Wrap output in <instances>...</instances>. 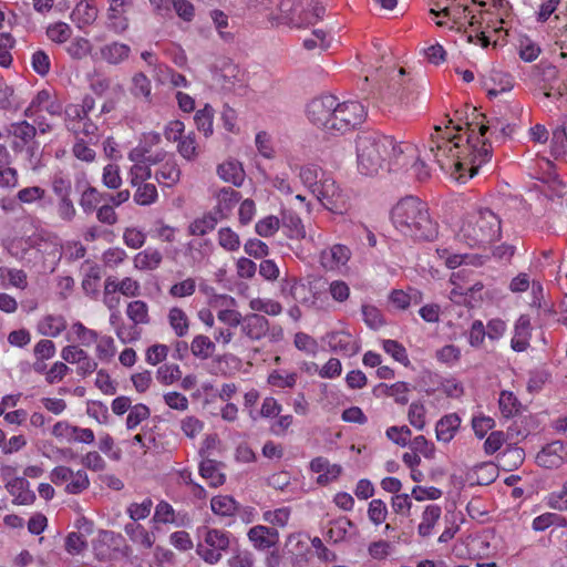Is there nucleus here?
<instances>
[{"label": "nucleus", "instance_id": "obj_1", "mask_svg": "<svg viewBox=\"0 0 567 567\" xmlns=\"http://www.w3.org/2000/svg\"><path fill=\"white\" fill-rule=\"evenodd\" d=\"M460 136H442L434 140L432 136L429 156H432L443 171H452V175L461 182L473 177L482 164L492 157V146L487 140L482 141L468 134L466 144L462 146L456 142Z\"/></svg>", "mask_w": 567, "mask_h": 567}, {"label": "nucleus", "instance_id": "obj_2", "mask_svg": "<svg viewBox=\"0 0 567 567\" xmlns=\"http://www.w3.org/2000/svg\"><path fill=\"white\" fill-rule=\"evenodd\" d=\"M391 220L401 234L416 240L432 241L439 234L426 203L415 196L399 200L391 210Z\"/></svg>", "mask_w": 567, "mask_h": 567}, {"label": "nucleus", "instance_id": "obj_3", "mask_svg": "<svg viewBox=\"0 0 567 567\" xmlns=\"http://www.w3.org/2000/svg\"><path fill=\"white\" fill-rule=\"evenodd\" d=\"M392 136L378 132H361L355 140L359 171L367 175H377L390 157Z\"/></svg>", "mask_w": 567, "mask_h": 567}, {"label": "nucleus", "instance_id": "obj_4", "mask_svg": "<svg viewBox=\"0 0 567 567\" xmlns=\"http://www.w3.org/2000/svg\"><path fill=\"white\" fill-rule=\"evenodd\" d=\"M461 231L472 247L489 244L501 235V219L491 209H481L466 218Z\"/></svg>", "mask_w": 567, "mask_h": 567}, {"label": "nucleus", "instance_id": "obj_5", "mask_svg": "<svg viewBox=\"0 0 567 567\" xmlns=\"http://www.w3.org/2000/svg\"><path fill=\"white\" fill-rule=\"evenodd\" d=\"M230 533L217 528H206L203 543L196 546L197 555L207 564L215 565L231 546Z\"/></svg>", "mask_w": 567, "mask_h": 567}, {"label": "nucleus", "instance_id": "obj_6", "mask_svg": "<svg viewBox=\"0 0 567 567\" xmlns=\"http://www.w3.org/2000/svg\"><path fill=\"white\" fill-rule=\"evenodd\" d=\"M367 116L364 106L358 101L337 102L333 110L331 133H346L360 125Z\"/></svg>", "mask_w": 567, "mask_h": 567}, {"label": "nucleus", "instance_id": "obj_7", "mask_svg": "<svg viewBox=\"0 0 567 567\" xmlns=\"http://www.w3.org/2000/svg\"><path fill=\"white\" fill-rule=\"evenodd\" d=\"M318 187L319 188H315L313 195H316L317 199L326 209L333 214H343L348 210L349 198L342 193L339 186L336 185L332 178L321 177Z\"/></svg>", "mask_w": 567, "mask_h": 567}, {"label": "nucleus", "instance_id": "obj_8", "mask_svg": "<svg viewBox=\"0 0 567 567\" xmlns=\"http://www.w3.org/2000/svg\"><path fill=\"white\" fill-rule=\"evenodd\" d=\"M38 130L28 121H20L10 124L9 134L13 136L12 150L16 153L27 152L33 157L39 150V143L35 141Z\"/></svg>", "mask_w": 567, "mask_h": 567}, {"label": "nucleus", "instance_id": "obj_9", "mask_svg": "<svg viewBox=\"0 0 567 567\" xmlns=\"http://www.w3.org/2000/svg\"><path fill=\"white\" fill-rule=\"evenodd\" d=\"M334 107H337L336 96L322 95L315 97L307 105V116L316 126L330 132Z\"/></svg>", "mask_w": 567, "mask_h": 567}, {"label": "nucleus", "instance_id": "obj_10", "mask_svg": "<svg viewBox=\"0 0 567 567\" xmlns=\"http://www.w3.org/2000/svg\"><path fill=\"white\" fill-rule=\"evenodd\" d=\"M124 538L113 530H99L96 539L92 542L94 556L100 561L113 560L121 549Z\"/></svg>", "mask_w": 567, "mask_h": 567}, {"label": "nucleus", "instance_id": "obj_11", "mask_svg": "<svg viewBox=\"0 0 567 567\" xmlns=\"http://www.w3.org/2000/svg\"><path fill=\"white\" fill-rule=\"evenodd\" d=\"M539 466L554 470L567 462V444L563 441H554L544 446L536 455Z\"/></svg>", "mask_w": 567, "mask_h": 567}, {"label": "nucleus", "instance_id": "obj_12", "mask_svg": "<svg viewBox=\"0 0 567 567\" xmlns=\"http://www.w3.org/2000/svg\"><path fill=\"white\" fill-rule=\"evenodd\" d=\"M106 28L115 33H122L128 28L127 9L132 0H109Z\"/></svg>", "mask_w": 567, "mask_h": 567}, {"label": "nucleus", "instance_id": "obj_13", "mask_svg": "<svg viewBox=\"0 0 567 567\" xmlns=\"http://www.w3.org/2000/svg\"><path fill=\"white\" fill-rule=\"evenodd\" d=\"M241 332L251 341H259L265 338L269 331V321L266 317L258 313H248L244 316Z\"/></svg>", "mask_w": 567, "mask_h": 567}, {"label": "nucleus", "instance_id": "obj_14", "mask_svg": "<svg viewBox=\"0 0 567 567\" xmlns=\"http://www.w3.org/2000/svg\"><path fill=\"white\" fill-rule=\"evenodd\" d=\"M248 538L255 548L266 550L274 547L279 540V533L276 528L257 525L249 529Z\"/></svg>", "mask_w": 567, "mask_h": 567}, {"label": "nucleus", "instance_id": "obj_15", "mask_svg": "<svg viewBox=\"0 0 567 567\" xmlns=\"http://www.w3.org/2000/svg\"><path fill=\"white\" fill-rule=\"evenodd\" d=\"M351 255L350 249L341 244H336L329 249H324L320 254V262L323 268L333 270L339 268L349 260Z\"/></svg>", "mask_w": 567, "mask_h": 567}, {"label": "nucleus", "instance_id": "obj_16", "mask_svg": "<svg viewBox=\"0 0 567 567\" xmlns=\"http://www.w3.org/2000/svg\"><path fill=\"white\" fill-rule=\"evenodd\" d=\"M532 337L530 318L528 315H522L514 327V337L511 341V347L516 352H523L529 347V339Z\"/></svg>", "mask_w": 567, "mask_h": 567}, {"label": "nucleus", "instance_id": "obj_17", "mask_svg": "<svg viewBox=\"0 0 567 567\" xmlns=\"http://www.w3.org/2000/svg\"><path fill=\"white\" fill-rule=\"evenodd\" d=\"M6 488L14 496L13 504L30 505L35 501V494L30 489V483L24 477H14L6 484Z\"/></svg>", "mask_w": 567, "mask_h": 567}, {"label": "nucleus", "instance_id": "obj_18", "mask_svg": "<svg viewBox=\"0 0 567 567\" xmlns=\"http://www.w3.org/2000/svg\"><path fill=\"white\" fill-rule=\"evenodd\" d=\"M327 342L333 351H339L347 355H353L360 350L359 344L352 339V336L346 331L328 333Z\"/></svg>", "mask_w": 567, "mask_h": 567}, {"label": "nucleus", "instance_id": "obj_19", "mask_svg": "<svg viewBox=\"0 0 567 567\" xmlns=\"http://www.w3.org/2000/svg\"><path fill=\"white\" fill-rule=\"evenodd\" d=\"M99 10L92 1H80L71 13L72 20L79 28L91 25L97 18Z\"/></svg>", "mask_w": 567, "mask_h": 567}, {"label": "nucleus", "instance_id": "obj_20", "mask_svg": "<svg viewBox=\"0 0 567 567\" xmlns=\"http://www.w3.org/2000/svg\"><path fill=\"white\" fill-rule=\"evenodd\" d=\"M460 425L461 417L456 413L444 415L436 423V439L441 442L449 443L455 436Z\"/></svg>", "mask_w": 567, "mask_h": 567}, {"label": "nucleus", "instance_id": "obj_21", "mask_svg": "<svg viewBox=\"0 0 567 567\" xmlns=\"http://www.w3.org/2000/svg\"><path fill=\"white\" fill-rule=\"evenodd\" d=\"M280 226L286 229V235L290 239H301L306 236L301 218L292 210L281 212Z\"/></svg>", "mask_w": 567, "mask_h": 567}, {"label": "nucleus", "instance_id": "obj_22", "mask_svg": "<svg viewBox=\"0 0 567 567\" xmlns=\"http://www.w3.org/2000/svg\"><path fill=\"white\" fill-rule=\"evenodd\" d=\"M131 48L127 44L112 42L100 49L101 59L110 64H120L130 55Z\"/></svg>", "mask_w": 567, "mask_h": 567}, {"label": "nucleus", "instance_id": "obj_23", "mask_svg": "<svg viewBox=\"0 0 567 567\" xmlns=\"http://www.w3.org/2000/svg\"><path fill=\"white\" fill-rule=\"evenodd\" d=\"M219 465H221V463L212 458H205L199 464L200 476L207 480L212 487H219L226 481L225 474H223L218 468Z\"/></svg>", "mask_w": 567, "mask_h": 567}, {"label": "nucleus", "instance_id": "obj_24", "mask_svg": "<svg viewBox=\"0 0 567 567\" xmlns=\"http://www.w3.org/2000/svg\"><path fill=\"white\" fill-rule=\"evenodd\" d=\"M217 174L223 181L231 183L235 186H240L245 178L241 164L235 161H228L218 165Z\"/></svg>", "mask_w": 567, "mask_h": 567}, {"label": "nucleus", "instance_id": "obj_25", "mask_svg": "<svg viewBox=\"0 0 567 567\" xmlns=\"http://www.w3.org/2000/svg\"><path fill=\"white\" fill-rule=\"evenodd\" d=\"M66 329V321L62 316L48 315L38 324V331L42 336L58 337Z\"/></svg>", "mask_w": 567, "mask_h": 567}, {"label": "nucleus", "instance_id": "obj_26", "mask_svg": "<svg viewBox=\"0 0 567 567\" xmlns=\"http://www.w3.org/2000/svg\"><path fill=\"white\" fill-rule=\"evenodd\" d=\"M218 223V215L214 213H208L204 215L202 218L195 219L188 226V233L192 236H204L207 233L215 229Z\"/></svg>", "mask_w": 567, "mask_h": 567}, {"label": "nucleus", "instance_id": "obj_27", "mask_svg": "<svg viewBox=\"0 0 567 567\" xmlns=\"http://www.w3.org/2000/svg\"><path fill=\"white\" fill-rule=\"evenodd\" d=\"M126 315L134 326L148 324L151 321L148 315V306L143 300H134L128 302Z\"/></svg>", "mask_w": 567, "mask_h": 567}, {"label": "nucleus", "instance_id": "obj_28", "mask_svg": "<svg viewBox=\"0 0 567 567\" xmlns=\"http://www.w3.org/2000/svg\"><path fill=\"white\" fill-rule=\"evenodd\" d=\"M441 507L439 505H427L422 515V522L419 525V534L422 537H427L439 518L441 517Z\"/></svg>", "mask_w": 567, "mask_h": 567}, {"label": "nucleus", "instance_id": "obj_29", "mask_svg": "<svg viewBox=\"0 0 567 567\" xmlns=\"http://www.w3.org/2000/svg\"><path fill=\"white\" fill-rule=\"evenodd\" d=\"M210 508L216 515L233 516L238 509V503L231 496L219 495L212 498Z\"/></svg>", "mask_w": 567, "mask_h": 567}, {"label": "nucleus", "instance_id": "obj_30", "mask_svg": "<svg viewBox=\"0 0 567 567\" xmlns=\"http://www.w3.org/2000/svg\"><path fill=\"white\" fill-rule=\"evenodd\" d=\"M155 178L159 184L168 187L174 186L181 178V169L175 162L168 161L156 172Z\"/></svg>", "mask_w": 567, "mask_h": 567}, {"label": "nucleus", "instance_id": "obj_31", "mask_svg": "<svg viewBox=\"0 0 567 567\" xmlns=\"http://www.w3.org/2000/svg\"><path fill=\"white\" fill-rule=\"evenodd\" d=\"M162 254L157 249H145L138 252L134 258L135 267L138 269H156L162 262Z\"/></svg>", "mask_w": 567, "mask_h": 567}, {"label": "nucleus", "instance_id": "obj_32", "mask_svg": "<svg viewBox=\"0 0 567 567\" xmlns=\"http://www.w3.org/2000/svg\"><path fill=\"white\" fill-rule=\"evenodd\" d=\"M168 322L177 337H184L187 334L189 320L183 309L173 307L168 312Z\"/></svg>", "mask_w": 567, "mask_h": 567}, {"label": "nucleus", "instance_id": "obj_33", "mask_svg": "<svg viewBox=\"0 0 567 567\" xmlns=\"http://www.w3.org/2000/svg\"><path fill=\"white\" fill-rule=\"evenodd\" d=\"M124 530L132 542L143 545L145 548H151L154 544V536L141 524L128 523L125 525Z\"/></svg>", "mask_w": 567, "mask_h": 567}, {"label": "nucleus", "instance_id": "obj_34", "mask_svg": "<svg viewBox=\"0 0 567 567\" xmlns=\"http://www.w3.org/2000/svg\"><path fill=\"white\" fill-rule=\"evenodd\" d=\"M240 193L235 190L231 187H224L219 190L217 195L218 205L215 209V213L223 216L224 210H230L234 205H236L240 200Z\"/></svg>", "mask_w": 567, "mask_h": 567}, {"label": "nucleus", "instance_id": "obj_35", "mask_svg": "<svg viewBox=\"0 0 567 567\" xmlns=\"http://www.w3.org/2000/svg\"><path fill=\"white\" fill-rule=\"evenodd\" d=\"M216 349L215 343L206 336L198 334L193 339L190 351L202 360L210 358Z\"/></svg>", "mask_w": 567, "mask_h": 567}, {"label": "nucleus", "instance_id": "obj_36", "mask_svg": "<svg viewBox=\"0 0 567 567\" xmlns=\"http://www.w3.org/2000/svg\"><path fill=\"white\" fill-rule=\"evenodd\" d=\"M130 91L135 97H144L146 102H151V81L143 72L133 75Z\"/></svg>", "mask_w": 567, "mask_h": 567}, {"label": "nucleus", "instance_id": "obj_37", "mask_svg": "<svg viewBox=\"0 0 567 567\" xmlns=\"http://www.w3.org/2000/svg\"><path fill=\"white\" fill-rule=\"evenodd\" d=\"M213 118H214V109L206 104L204 109L198 110L194 116L195 124L199 132L208 137L213 134Z\"/></svg>", "mask_w": 567, "mask_h": 567}, {"label": "nucleus", "instance_id": "obj_38", "mask_svg": "<svg viewBox=\"0 0 567 567\" xmlns=\"http://www.w3.org/2000/svg\"><path fill=\"white\" fill-rule=\"evenodd\" d=\"M10 154L4 145H0V177L4 185L10 186L17 183V172L9 167Z\"/></svg>", "mask_w": 567, "mask_h": 567}, {"label": "nucleus", "instance_id": "obj_39", "mask_svg": "<svg viewBox=\"0 0 567 567\" xmlns=\"http://www.w3.org/2000/svg\"><path fill=\"white\" fill-rule=\"evenodd\" d=\"M499 409L505 417H512L520 413L522 404L512 392L503 391L499 396Z\"/></svg>", "mask_w": 567, "mask_h": 567}, {"label": "nucleus", "instance_id": "obj_40", "mask_svg": "<svg viewBox=\"0 0 567 567\" xmlns=\"http://www.w3.org/2000/svg\"><path fill=\"white\" fill-rule=\"evenodd\" d=\"M157 189L154 184L141 183L134 194V202L141 206H147L156 202Z\"/></svg>", "mask_w": 567, "mask_h": 567}, {"label": "nucleus", "instance_id": "obj_41", "mask_svg": "<svg viewBox=\"0 0 567 567\" xmlns=\"http://www.w3.org/2000/svg\"><path fill=\"white\" fill-rule=\"evenodd\" d=\"M322 174L321 169L316 165H307L300 168L299 177L302 184L308 187L312 194L315 188H319L320 179L319 175Z\"/></svg>", "mask_w": 567, "mask_h": 567}, {"label": "nucleus", "instance_id": "obj_42", "mask_svg": "<svg viewBox=\"0 0 567 567\" xmlns=\"http://www.w3.org/2000/svg\"><path fill=\"white\" fill-rule=\"evenodd\" d=\"M551 525H556L559 527H566L567 526V519L564 516H560L558 514L554 513H546L543 515L537 516L533 520V528L535 530H545Z\"/></svg>", "mask_w": 567, "mask_h": 567}, {"label": "nucleus", "instance_id": "obj_43", "mask_svg": "<svg viewBox=\"0 0 567 567\" xmlns=\"http://www.w3.org/2000/svg\"><path fill=\"white\" fill-rule=\"evenodd\" d=\"M383 350L390 354L395 361L408 367L410 364V360L406 353V349L396 340H384L383 341Z\"/></svg>", "mask_w": 567, "mask_h": 567}, {"label": "nucleus", "instance_id": "obj_44", "mask_svg": "<svg viewBox=\"0 0 567 567\" xmlns=\"http://www.w3.org/2000/svg\"><path fill=\"white\" fill-rule=\"evenodd\" d=\"M249 307L254 311L265 312L269 316H277L282 311L281 305L278 301L271 299H252L249 302Z\"/></svg>", "mask_w": 567, "mask_h": 567}, {"label": "nucleus", "instance_id": "obj_45", "mask_svg": "<svg viewBox=\"0 0 567 567\" xmlns=\"http://www.w3.org/2000/svg\"><path fill=\"white\" fill-rule=\"evenodd\" d=\"M280 228V218L274 215L260 219L256 226V233L261 237H270Z\"/></svg>", "mask_w": 567, "mask_h": 567}, {"label": "nucleus", "instance_id": "obj_46", "mask_svg": "<svg viewBox=\"0 0 567 567\" xmlns=\"http://www.w3.org/2000/svg\"><path fill=\"white\" fill-rule=\"evenodd\" d=\"M151 415L150 408L143 403H138L131 408L126 417V427L128 430L135 429L142 421L148 419Z\"/></svg>", "mask_w": 567, "mask_h": 567}, {"label": "nucleus", "instance_id": "obj_47", "mask_svg": "<svg viewBox=\"0 0 567 567\" xmlns=\"http://www.w3.org/2000/svg\"><path fill=\"white\" fill-rule=\"evenodd\" d=\"M100 202H102L101 192L93 186H87L82 193L80 206L85 213H92Z\"/></svg>", "mask_w": 567, "mask_h": 567}, {"label": "nucleus", "instance_id": "obj_48", "mask_svg": "<svg viewBox=\"0 0 567 567\" xmlns=\"http://www.w3.org/2000/svg\"><path fill=\"white\" fill-rule=\"evenodd\" d=\"M362 315L365 324L372 330H378L384 324V318L381 311L374 306L363 305Z\"/></svg>", "mask_w": 567, "mask_h": 567}, {"label": "nucleus", "instance_id": "obj_49", "mask_svg": "<svg viewBox=\"0 0 567 567\" xmlns=\"http://www.w3.org/2000/svg\"><path fill=\"white\" fill-rule=\"evenodd\" d=\"M181 377L182 371L177 364H163L156 372L157 380L165 385L174 383Z\"/></svg>", "mask_w": 567, "mask_h": 567}, {"label": "nucleus", "instance_id": "obj_50", "mask_svg": "<svg viewBox=\"0 0 567 567\" xmlns=\"http://www.w3.org/2000/svg\"><path fill=\"white\" fill-rule=\"evenodd\" d=\"M87 547V542L83 534L72 532L65 538V550L71 555H79Z\"/></svg>", "mask_w": 567, "mask_h": 567}, {"label": "nucleus", "instance_id": "obj_51", "mask_svg": "<svg viewBox=\"0 0 567 567\" xmlns=\"http://www.w3.org/2000/svg\"><path fill=\"white\" fill-rule=\"evenodd\" d=\"M102 182L110 189H117L122 185L120 167L115 164H107L103 169Z\"/></svg>", "mask_w": 567, "mask_h": 567}, {"label": "nucleus", "instance_id": "obj_52", "mask_svg": "<svg viewBox=\"0 0 567 567\" xmlns=\"http://www.w3.org/2000/svg\"><path fill=\"white\" fill-rule=\"evenodd\" d=\"M16 43L14 38L10 33H0V65L8 68L12 63L10 49Z\"/></svg>", "mask_w": 567, "mask_h": 567}, {"label": "nucleus", "instance_id": "obj_53", "mask_svg": "<svg viewBox=\"0 0 567 567\" xmlns=\"http://www.w3.org/2000/svg\"><path fill=\"white\" fill-rule=\"evenodd\" d=\"M72 30L69 24L64 22H56L50 25L47 30V35L50 40L63 43L70 39Z\"/></svg>", "mask_w": 567, "mask_h": 567}, {"label": "nucleus", "instance_id": "obj_54", "mask_svg": "<svg viewBox=\"0 0 567 567\" xmlns=\"http://www.w3.org/2000/svg\"><path fill=\"white\" fill-rule=\"evenodd\" d=\"M409 422L417 430H423L425 426V408L421 402H412L408 413Z\"/></svg>", "mask_w": 567, "mask_h": 567}, {"label": "nucleus", "instance_id": "obj_55", "mask_svg": "<svg viewBox=\"0 0 567 567\" xmlns=\"http://www.w3.org/2000/svg\"><path fill=\"white\" fill-rule=\"evenodd\" d=\"M218 241L223 248L229 251H235L240 246L238 235L228 227L221 228L218 231Z\"/></svg>", "mask_w": 567, "mask_h": 567}, {"label": "nucleus", "instance_id": "obj_56", "mask_svg": "<svg viewBox=\"0 0 567 567\" xmlns=\"http://www.w3.org/2000/svg\"><path fill=\"white\" fill-rule=\"evenodd\" d=\"M411 434H412V432L409 429V426H406V425L390 426L386 430V437L400 446L408 445Z\"/></svg>", "mask_w": 567, "mask_h": 567}, {"label": "nucleus", "instance_id": "obj_57", "mask_svg": "<svg viewBox=\"0 0 567 567\" xmlns=\"http://www.w3.org/2000/svg\"><path fill=\"white\" fill-rule=\"evenodd\" d=\"M131 184L137 186L152 176V171L147 162L134 164L130 169Z\"/></svg>", "mask_w": 567, "mask_h": 567}, {"label": "nucleus", "instance_id": "obj_58", "mask_svg": "<svg viewBox=\"0 0 567 567\" xmlns=\"http://www.w3.org/2000/svg\"><path fill=\"white\" fill-rule=\"evenodd\" d=\"M152 506V499L146 498L141 504L132 503L127 508V513L130 517L134 520L133 523H136L137 520L144 519L150 515Z\"/></svg>", "mask_w": 567, "mask_h": 567}, {"label": "nucleus", "instance_id": "obj_59", "mask_svg": "<svg viewBox=\"0 0 567 567\" xmlns=\"http://www.w3.org/2000/svg\"><path fill=\"white\" fill-rule=\"evenodd\" d=\"M386 514L388 509L383 501L372 499L370 502L368 516L373 524L380 525L382 522L385 520Z\"/></svg>", "mask_w": 567, "mask_h": 567}, {"label": "nucleus", "instance_id": "obj_60", "mask_svg": "<svg viewBox=\"0 0 567 567\" xmlns=\"http://www.w3.org/2000/svg\"><path fill=\"white\" fill-rule=\"evenodd\" d=\"M196 290V282L193 278H187L181 282L173 285L169 295L174 298H184L192 296Z\"/></svg>", "mask_w": 567, "mask_h": 567}, {"label": "nucleus", "instance_id": "obj_61", "mask_svg": "<svg viewBox=\"0 0 567 567\" xmlns=\"http://www.w3.org/2000/svg\"><path fill=\"white\" fill-rule=\"evenodd\" d=\"M411 449L415 453L423 454L426 458H433L435 454V446L432 442L427 441L424 435L415 436L411 441Z\"/></svg>", "mask_w": 567, "mask_h": 567}, {"label": "nucleus", "instance_id": "obj_62", "mask_svg": "<svg viewBox=\"0 0 567 567\" xmlns=\"http://www.w3.org/2000/svg\"><path fill=\"white\" fill-rule=\"evenodd\" d=\"M91 43L87 39L78 38L73 42H71L66 51L73 59H83L90 53Z\"/></svg>", "mask_w": 567, "mask_h": 567}, {"label": "nucleus", "instance_id": "obj_63", "mask_svg": "<svg viewBox=\"0 0 567 567\" xmlns=\"http://www.w3.org/2000/svg\"><path fill=\"white\" fill-rule=\"evenodd\" d=\"M71 478V482L65 487V491L70 494H80L90 485L87 474L84 471H78Z\"/></svg>", "mask_w": 567, "mask_h": 567}, {"label": "nucleus", "instance_id": "obj_64", "mask_svg": "<svg viewBox=\"0 0 567 567\" xmlns=\"http://www.w3.org/2000/svg\"><path fill=\"white\" fill-rule=\"evenodd\" d=\"M50 65V58L44 51L38 50L32 54V68L39 75H47Z\"/></svg>", "mask_w": 567, "mask_h": 567}]
</instances>
